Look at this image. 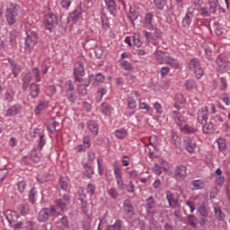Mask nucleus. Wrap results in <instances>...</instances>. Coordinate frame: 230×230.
<instances>
[{
	"label": "nucleus",
	"instance_id": "f257e3e1",
	"mask_svg": "<svg viewBox=\"0 0 230 230\" xmlns=\"http://www.w3.org/2000/svg\"><path fill=\"white\" fill-rule=\"evenodd\" d=\"M17 17H19V4L9 3L5 11V19L8 24L10 26L17 24Z\"/></svg>",
	"mask_w": 230,
	"mask_h": 230
},
{
	"label": "nucleus",
	"instance_id": "f03ea898",
	"mask_svg": "<svg viewBox=\"0 0 230 230\" xmlns=\"http://www.w3.org/2000/svg\"><path fill=\"white\" fill-rule=\"evenodd\" d=\"M37 42H39V35H37V32L33 31H26V37L24 42L25 53H31L35 46H37Z\"/></svg>",
	"mask_w": 230,
	"mask_h": 230
},
{
	"label": "nucleus",
	"instance_id": "7ed1b4c3",
	"mask_svg": "<svg viewBox=\"0 0 230 230\" xmlns=\"http://www.w3.org/2000/svg\"><path fill=\"white\" fill-rule=\"evenodd\" d=\"M60 212L57 210L55 206H51L50 208H42L38 216L39 222H48L51 217H59Z\"/></svg>",
	"mask_w": 230,
	"mask_h": 230
},
{
	"label": "nucleus",
	"instance_id": "20e7f679",
	"mask_svg": "<svg viewBox=\"0 0 230 230\" xmlns=\"http://www.w3.org/2000/svg\"><path fill=\"white\" fill-rule=\"evenodd\" d=\"M113 173L115 175L116 183L119 188V190H125L127 187V184H125V181H123V172L121 171V165L119 164V162L116 160L113 162Z\"/></svg>",
	"mask_w": 230,
	"mask_h": 230
},
{
	"label": "nucleus",
	"instance_id": "39448f33",
	"mask_svg": "<svg viewBox=\"0 0 230 230\" xmlns=\"http://www.w3.org/2000/svg\"><path fill=\"white\" fill-rule=\"evenodd\" d=\"M188 68L190 69V71H193L198 80H200V78L204 76V69L200 66V60H199V58H191L188 63Z\"/></svg>",
	"mask_w": 230,
	"mask_h": 230
},
{
	"label": "nucleus",
	"instance_id": "423d86ee",
	"mask_svg": "<svg viewBox=\"0 0 230 230\" xmlns=\"http://www.w3.org/2000/svg\"><path fill=\"white\" fill-rule=\"evenodd\" d=\"M74 76L75 82H79V84L84 82V78H82V76H85V68L81 61H77L75 64Z\"/></svg>",
	"mask_w": 230,
	"mask_h": 230
},
{
	"label": "nucleus",
	"instance_id": "0eeeda50",
	"mask_svg": "<svg viewBox=\"0 0 230 230\" xmlns=\"http://www.w3.org/2000/svg\"><path fill=\"white\" fill-rule=\"evenodd\" d=\"M209 118V108L208 106H203L198 110L197 112V120L200 123V125H204V123H208V119Z\"/></svg>",
	"mask_w": 230,
	"mask_h": 230
},
{
	"label": "nucleus",
	"instance_id": "6e6552de",
	"mask_svg": "<svg viewBox=\"0 0 230 230\" xmlns=\"http://www.w3.org/2000/svg\"><path fill=\"white\" fill-rule=\"evenodd\" d=\"M188 175L186 166L184 165H178L175 168L174 171V179L175 181H178L181 182V181H184Z\"/></svg>",
	"mask_w": 230,
	"mask_h": 230
},
{
	"label": "nucleus",
	"instance_id": "1a4fd4ad",
	"mask_svg": "<svg viewBox=\"0 0 230 230\" xmlns=\"http://www.w3.org/2000/svg\"><path fill=\"white\" fill-rule=\"evenodd\" d=\"M57 15L53 13H49L45 15V28L49 31H52L54 24H57Z\"/></svg>",
	"mask_w": 230,
	"mask_h": 230
},
{
	"label": "nucleus",
	"instance_id": "9d476101",
	"mask_svg": "<svg viewBox=\"0 0 230 230\" xmlns=\"http://www.w3.org/2000/svg\"><path fill=\"white\" fill-rule=\"evenodd\" d=\"M183 145L185 150H187L189 154H193L195 150H197V142H195L194 139L190 137H186L184 138Z\"/></svg>",
	"mask_w": 230,
	"mask_h": 230
},
{
	"label": "nucleus",
	"instance_id": "9b49d317",
	"mask_svg": "<svg viewBox=\"0 0 230 230\" xmlns=\"http://www.w3.org/2000/svg\"><path fill=\"white\" fill-rule=\"evenodd\" d=\"M198 213L200 215V217H203V218H208L209 215H211V208H209L208 201H203L199 205L198 208Z\"/></svg>",
	"mask_w": 230,
	"mask_h": 230
},
{
	"label": "nucleus",
	"instance_id": "f8f14e48",
	"mask_svg": "<svg viewBox=\"0 0 230 230\" xmlns=\"http://www.w3.org/2000/svg\"><path fill=\"white\" fill-rule=\"evenodd\" d=\"M131 96H135V98L138 100V108L140 109V111H146L148 114H152L153 112L152 107L148 106L146 102H143L141 99H137L139 97V93H137V92L133 91L131 93Z\"/></svg>",
	"mask_w": 230,
	"mask_h": 230
},
{
	"label": "nucleus",
	"instance_id": "ddd939ff",
	"mask_svg": "<svg viewBox=\"0 0 230 230\" xmlns=\"http://www.w3.org/2000/svg\"><path fill=\"white\" fill-rule=\"evenodd\" d=\"M192 21H193V9L188 8L187 13L181 22L183 28H190Z\"/></svg>",
	"mask_w": 230,
	"mask_h": 230
},
{
	"label": "nucleus",
	"instance_id": "4468645a",
	"mask_svg": "<svg viewBox=\"0 0 230 230\" xmlns=\"http://www.w3.org/2000/svg\"><path fill=\"white\" fill-rule=\"evenodd\" d=\"M171 116L174 121V123H176V125H178V127H181V125H184V123H186V119H184V116H182V114H181V112L177 111H172L171 113Z\"/></svg>",
	"mask_w": 230,
	"mask_h": 230
},
{
	"label": "nucleus",
	"instance_id": "2eb2a0df",
	"mask_svg": "<svg viewBox=\"0 0 230 230\" xmlns=\"http://www.w3.org/2000/svg\"><path fill=\"white\" fill-rule=\"evenodd\" d=\"M21 112H22V106L21 104H14L7 109L5 116H17V114H21Z\"/></svg>",
	"mask_w": 230,
	"mask_h": 230
},
{
	"label": "nucleus",
	"instance_id": "dca6fc26",
	"mask_svg": "<svg viewBox=\"0 0 230 230\" xmlns=\"http://www.w3.org/2000/svg\"><path fill=\"white\" fill-rule=\"evenodd\" d=\"M184 105H186V99L182 93H178L175 97V103L173 105L174 109L177 111H181V109H184Z\"/></svg>",
	"mask_w": 230,
	"mask_h": 230
},
{
	"label": "nucleus",
	"instance_id": "f3484780",
	"mask_svg": "<svg viewBox=\"0 0 230 230\" xmlns=\"http://www.w3.org/2000/svg\"><path fill=\"white\" fill-rule=\"evenodd\" d=\"M144 28H146V30H152L154 28V13H146L144 18Z\"/></svg>",
	"mask_w": 230,
	"mask_h": 230
},
{
	"label": "nucleus",
	"instance_id": "a211bd4d",
	"mask_svg": "<svg viewBox=\"0 0 230 230\" xmlns=\"http://www.w3.org/2000/svg\"><path fill=\"white\" fill-rule=\"evenodd\" d=\"M4 217L8 224H10V226H12L13 224H15V222H17V220L19 219V215H17L16 212L12 210L7 211Z\"/></svg>",
	"mask_w": 230,
	"mask_h": 230
},
{
	"label": "nucleus",
	"instance_id": "6ab92c4d",
	"mask_svg": "<svg viewBox=\"0 0 230 230\" xmlns=\"http://www.w3.org/2000/svg\"><path fill=\"white\" fill-rule=\"evenodd\" d=\"M8 62L12 67V73L14 76V78H17L19 75L21 74V65H19L15 60L13 59H8Z\"/></svg>",
	"mask_w": 230,
	"mask_h": 230
},
{
	"label": "nucleus",
	"instance_id": "aec40b11",
	"mask_svg": "<svg viewBox=\"0 0 230 230\" xmlns=\"http://www.w3.org/2000/svg\"><path fill=\"white\" fill-rule=\"evenodd\" d=\"M39 94H40V88L37 83L31 84L30 86V96L32 99L39 98Z\"/></svg>",
	"mask_w": 230,
	"mask_h": 230
},
{
	"label": "nucleus",
	"instance_id": "412c9836",
	"mask_svg": "<svg viewBox=\"0 0 230 230\" xmlns=\"http://www.w3.org/2000/svg\"><path fill=\"white\" fill-rule=\"evenodd\" d=\"M155 57L158 64H165L168 58V56H166V52L163 50H156L155 52Z\"/></svg>",
	"mask_w": 230,
	"mask_h": 230
},
{
	"label": "nucleus",
	"instance_id": "4be33fe9",
	"mask_svg": "<svg viewBox=\"0 0 230 230\" xmlns=\"http://www.w3.org/2000/svg\"><path fill=\"white\" fill-rule=\"evenodd\" d=\"M81 15H82V12L79 9H75L74 12H72L69 14L68 22H71L72 24H76Z\"/></svg>",
	"mask_w": 230,
	"mask_h": 230
},
{
	"label": "nucleus",
	"instance_id": "5701e85b",
	"mask_svg": "<svg viewBox=\"0 0 230 230\" xmlns=\"http://www.w3.org/2000/svg\"><path fill=\"white\" fill-rule=\"evenodd\" d=\"M87 128L93 134V136H98V130H100V127L98 123L94 120H88L87 121Z\"/></svg>",
	"mask_w": 230,
	"mask_h": 230
},
{
	"label": "nucleus",
	"instance_id": "b1692460",
	"mask_svg": "<svg viewBox=\"0 0 230 230\" xmlns=\"http://www.w3.org/2000/svg\"><path fill=\"white\" fill-rule=\"evenodd\" d=\"M143 35H144V37H146V41L149 44H153V46H159V39L152 36L150 32L144 31Z\"/></svg>",
	"mask_w": 230,
	"mask_h": 230
},
{
	"label": "nucleus",
	"instance_id": "393cba45",
	"mask_svg": "<svg viewBox=\"0 0 230 230\" xmlns=\"http://www.w3.org/2000/svg\"><path fill=\"white\" fill-rule=\"evenodd\" d=\"M102 114H103L104 116H111L112 114V106H111V104L107 103V102H102L101 104V109H100Z\"/></svg>",
	"mask_w": 230,
	"mask_h": 230
},
{
	"label": "nucleus",
	"instance_id": "a878e982",
	"mask_svg": "<svg viewBox=\"0 0 230 230\" xmlns=\"http://www.w3.org/2000/svg\"><path fill=\"white\" fill-rule=\"evenodd\" d=\"M49 105V102L48 101L40 102L38 105H36L34 109V112L37 116L42 112V111H46Z\"/></svg>",
	"mask_w": 230,
	"mask_h": 230
},
{
	"label": "nucleus",
	"instance_id": "bb28decb",
	"mask_svg": "<svg viewBox=\"0 0 230 230\" xmlns=\"http://www.w3.org/2000/svg\"><path fill=\"white\" fill-rule=\"evenodd\" d=\"M180 130L181 132H183V134H193V132H197V128L184 123L183 125L180 126Z\"/></svg>",
	"mask_w": 230,
	"mask_h": 230
},
{
	"label": "nucleus",
	"instance_id": "cd10ccee",
	"mask_svg": "<svg viewBox=\"0 0 230 230\" xmlns=\"http://www.w3.org/2000/svg\"><path fill=\"white\" fill-rule=\"evenodd\" d=\"M90 81L93 82V84H103L105 82V75H102V73H98L95 75H90Z\"/></svg>",
	"mask_w": 230,
	"mask_h": 230
},
{
	"label": "nucleus",
	"instance_id": "c85d7f7f",
	"mask_svg": "<svg viewBox=\"0 0 230 230\" xmlns=\"http://www.w3.org/2000/svg\"><path fill=\"white\" fill-rule=\"evenodd\" d=\"M166 199L167 202L169 203V207L172 208V209H175V208H177V199L173 198V194L172 193V191H166Z\"/></svg>",
	"mask_w": 230,
	"mask_h": 230
},
{
	"label": "nucleus",
	"instance_id": "c756f323",
	"mask_svg": "<svg viewBox=\"0 0 230 230\" xmlns=\"http://www.w3.org/2000/svg\"><path fill=\"white\" fill-rule=\"evenodd\" d=\"M214 215L218 222H224L226 220V214L222 212L220 207L214 208Z\"/></svg>",
	"mask_w": 230,
	"mask_h": 230
},
{
	"label": "nucleus",
	"instance_id": "7c9ffc66",
	"mask_svg": "<svg viewBox=\"0 0 230 230\" xmlns=\"http://www.w3.org/2000/svg\"><path fill=\"white\" fill-rule=\"evenodd\" d=\"M204 188V181L202 180H194L190 182V190L193 191L197 190H203Z\"/></svg>",
	"mask_w": 230,
	"mask_h": 230
},
{
	"label": "nucleus",
	"instance_id": "2f4dec72",
	"mask_svg": "<svg viewBox=\"0 0 230 230\" xmlns=\"http://www.w3.org/2000/svg\"><path fill=\"white\" fill-rule=\"evenodd\" d=\"M146 211L147 213L154 214L155 213V205L154 203V197H149L146 199Z\"/></svg>",
	"mask_w": 230,
	"mask_h": 230
},
{
	"label": "nucleus",
	"instance_id": "473e14b6",
	"mask_svg": "<svg viewBox=\"0 0 230 230\" xmlns=\"http://www.w3.org/2000/svg\"><path fill=\"white\" fill-rule=\"evenodd\" d=\"M105 4L111 15H116V1L114 0H104Z\"/></svg>",
	"mask_w": 230,
	"mask_h": 230
},
{
	"label": "nucleus",
	"instance_id": "72a5a7b5",
	"mask_svg": "<svg viewBox=\"0 0 230 230\" xmlns=\"http://www.w3.org/2000/svg\"><path fill=\"white\" fill-rule=\"evenodd\" d=\"M69 206V203L64 201V199H57L56 200V208H58L61 210V213H64L66 209H67V207Z\"/></svg>",
	"mask_w": 230,
	"mask_h": 230
},
{
	"label": "nucleus",
	"instance_id": "f704fd0d",
	"mask_svg": "<svg viewBox=\"0 0 230 230\" xmlns=\"http://www.w3.org/2000/svg\"><path fill=\"white\" fill-rule=\"evenodd\" d=\"M165 64H168L171 66V67H173L174 69H178V67L181 66L179 63V60L167 56V59L165 60Z\"/></svg>",
	"mask_w": 230,
	"mask_h": 230
},
{
	"label": "nucleus",
	"instance_id": "c9c22d12",
	"mask_svg": "<svg viewBox=\"0 0 230 230\" xmlns=\"http://www.w3.org/2000/svg\"><path fill=\"white\" fill-rule=\"evenodd\" d=\"M94 175V168L89 164H84V176L86 177L87 179H91Z\"/></svg>",
	"mask_w": 230,
	"mask_h": 230
},
{
	"label": "nucleus",
	"instance_id": "e433bc0d",
	"mask_svg": "<svg viewBox=\"0 0 230 230\" xmlns=\"http://www.w3.org/2000/svg\"><path fill=\"white\" fill-rule=\"evenodd\" d=\"M123 226V222L121 220L117 219L113 225H110L106 227V230H121Z\"/></svg>",
	"mask_w": 230,
	"mask_h": 230
},
{
	"label": "nucleus",
	"instance_id": "4c0bfd02",
	"mask_svg": "<svg viewBox=\"0 0 230 230\" xmlns=\"http://www.w3.org/2000/svg\"><path fill=\"white\" fill-rule=\"evenodd\" d=\"M219 152H226L227 150V143L224 138H217V140Z\"/></svg>",
	"mask_w": 230,
	"mask_h": 230
},
{
	"label": "nucleus",
	"instance_id": "58836bf2",
	"mask_svg": "<svg viewBox=\"0 0 230 230\" xmlns=\"http://www.w3.org/2000/svg\"><path fill=\"white\" fill-rule=\"evenodd\" d=\"M114 134L117 139H125V137H127L128 133L127 132V129L120 128V129L115 130Z\"/></svg>",
	"mask_w": 230,
	"mask_h": 230
},
{
	"label": "nucleus",
	"instance_id": "ea45409f",
	"mask_svg": "<svg viewBox=\"0 0 230 230\" xmlns=\"http://www.w3.org/2000/svg\"><path fill=\"white\" fill-rule=\"evenodd\" d=\"M215 124L211 123V121H209L208 123L206 122L203 125V132L204 134H209L211 132H213L215 130Z\"/></svg>",
	"mask_w": 230,
	"mask_h": 230
},
{
	"label": "nucleus",
	"instance_id": "a19ab883",
	"mask_svg": "<svg viewBox=\"0 0 230 230\" xmlns=\"http://www.w3.org/2000/svg\"><path fill=\"white\" fill-rule=\"evenodd\" d=\"M216 64L219 69V71H224L226 67H227V63L226 62V59H223L222 57H219L216 60Z\"/></svg>",
	"mask_w": 230,
	"mask_h": 230
},
{
	"label": "nucleus",
	"instance_id": "79ce46f5",
	"mask_svg": "<svg viewBox=\"0 0 230 230\" xmlns=\"http://www.w3.org/2000/svg\"><path fill=\"white\" fill-rule=\"evenodd\" d=\"M120 66L124 69V71H132L134 67L132 66V63L127 60H119Z\"/></svg>",
	"mask_w": 230,
	"mask_h": 230
},
{
	"label": "nucleus",
	"instance_id": "37998d69",
	"mask_svg": "<svg viewBox=\"0 0 230 230\" xmlns=\"http://www.w3.org/2000/svg\"><path fill=\"white\" fill-rule=\"evenodd\" d=\"M107 94V88L101 87L99 88L97 94H96V102H102V98Z\"/></svg>",
	"mask_w": 230,
	"mask_h": 230
},
{
	"label": "nucleus",
	"instance_id": "c03bdc74",
	"mask_svg": "<svg viewBox=\"0 0 230 230\" xmlns=\"http://www.w3.org/2000/svg\"><path fill=\"white\" fill-rule=\"evenodd\" d=\"M18 211L21 215H28L30 213V205L21 204L18 206Z\"/></svg>",
	"mask_w": 230,
	"mask_h": 230
},
{
	"label": "nucleus",
	"instance_id": "a18cd8bd",
	"mask_svg": "<svg viewBox=\"0 0 230 230\" xmlns=\"http://www.w3.org/2000/svg\"><path fill=\"white\" fill-rule=\"evenodd\" d=\"M22 80L23 82V87H28V83L31 82V74L30 72L23 73Z\"/></svg>",
	"mask_w": 230,
	"mask_h": 230
},
{
	"label": "nucleus",
	"instance_id": "49530a36",
	"mask_svg": "<svg viewBox=\"0 0 230 230\" xmlns=\"http://www.w3.org/2000/svg\"><path fill=\"white\" fill-rule=\"evenodd\" d=\"M29 202H31V204L37 202V190L35 188H32L29 193Z\"/></svg>",
	"mask_w": 230,
	"mask_h": 230
},
{
	"label": "nucleus",
	"instance_id": "de8ad7c7",
	"mask_svg": "<svg viewBox=\"0 0 230 230\" xmlns=\"http://www.w3.org/2000/svg\"><path fill=\"white\" fill-rule=\"evenodd\" d=\"M31 73L35 82L37 83L40 82L41 76H40V70H39V67H33L31 69Z\"/></svg>",
	"mask_w": 230,
	"mask_h": 230
},
{
	"label": "nucleus",
	"instance_id": "09e8293b",
	"mask_svg": "<svg viewBox=\"0 0 230 230\" xmlns=\"http://www.w3.org/2000/svg\"><path fill=\"white\" fill-rule=\"evenodd\" d=\"M65 89H66V93H75V84H73V81L68 80L65 83Z\"/></svg>",
	"mask_w": 230,
	"mask_h": 230
},
{
	"label": "nucleus",
	"instance_id": "8fccbe9b",
	"mask_svg": "<svg viewBox=\"0 0 230 230\" xmlns=\"http://www.w3.org/2000/svg\"><path fill=\"white\" fill-rule=\"evenodd\" d=\"M127 102L128 109L134 110L137 107V102H136V99H134V97L128 96L127 99Z\"/></svg>",
	"mask_w": 230,
	"mask_h": 230
},
{
	"label": "nucleus",
	"instance_id": "3c124183",
	"mask_svg": "<svg viewBox=\"0 0 230 230\" xmlns=\"http://www.w3.org/2000/svg\"><path fill=\"white\" fill-rule=\"evenodd\" d=\"M188 222L191 227L197 228V224H199V219H197V217L193 215L188 216Z\"/></svg>",
	"mask_w": 230,
	"mask_h": 230
},
{
	"label": "nucleus",
	"instance_id": "603ef678",
	"mask_svg": "<svg viewBox=\"0 0 230 230\" xmlns=\"http://www.w3.org/2000/svg\"><path fill=\"white\" fill-rule=\"evenodd\" d=\"M86 87H89V83H87V84L82 83L78 86V93H79V94H81V96H85L87 94V90L85 89Z\"/></svg>",
	"mask_w": 230,
	"mask_h": 230
},
{
	"label": "nucleus",
	"instance_id": "864d4df0",
	"mask_svg": "<svg viewBox=\"0 0 230 230\" xmlns=\"http://www.w3.org/2000/svg\"><path fill=\"white\" fill-rule=\"evenodd\" d=\"M132 39H133V43H134V45L137 46V48H141V46L143 45V43L141 42L139 33H135V34L133 35Z\"/></svg>",
	"mask_w": 230,
	"mask_h": 230
},
{
	"label": "nucleus",
	"instance_id": "5fc2aeb1",
	"mask_svg": "<svg viewBox=\"0 0 230 230\" xmlns=\"http://www.w3.org/2000/svg\"><path fill=\"white\" fill-rule=\"evenodd\" d=\"M155 5L158 10H164L166 0H154Z\"/></svg>",
	"mask_w": 230,
	"mask_h": 230
},
{
	"label": "nucleus",
	"instance_id": "6e6d98bb",
	"mask_svg": "<svg viewBox=\"0 0 230 230\" xmlns=\"http://www.w3.org/2000/svg\"><path fill=\"white\" fill-rule=\"evenodd\" d=\"M224 119L220 115H216L214 118L210 119V123L215 124L216 127L217 125H220V123H223Z\"/></svg>",
	"mask_w": 230,
	"mask_h": 230
},
{
	"label": "nucleus",
	"instance_id": "4d7b16f0",
	"mask_svg": "<svg viewBox=\"0 0 230 230\" xmlns=\"http://www.w3.org/2000/svg\"><path fill=\"white\" fill-rule=\"evenodd\" d=\"M59 186L61 190H64V191H66V190H67V188L69 187V185L67 184V178L60 177Z\"/></svg>",
	"mask_w": 230,
	"mask_h": 230
},
{
	"label": "nucleus",
	"instance_id": "13d9d810",
	"mask_svg": "<svg viewBox=\"0 0 230 230\" xmlns=\"http://www.w3.org/2000/svg\"><path fill=\"white\" fill-rule=\"evenodd\" d=\"M13 96H15V93H13V91L7 90L4 97L5 102H8L9 103H11V102L13 100Z\"/></svg>",
	"mask_w": 230,
	"mask_h": 230
},
{
	"label": "nucleus",
	"instance_id": "bf43d9fd",
	"mask_svg": "<svg viewBox=\"0 0 230 230\" xmlns=\"http://www.w3.org/2000/svg\"><path fill=\"white\" fill-rule=\"evenodd\" d=\"M108 194L110 195V197L111 199H118V197H119V194L118 193V190H116V188L112 187L108 190Z\"/></svg>",
	"mask_w": 230,
	"mask_h": 230
},
{
	"label": "nucleus",
	"instance_id": "052dcab7",
	"mask_svg": "<svg viewBox=\"0 0 230 230\" xmlns=\"http://www.w3.org/2000/svg\"><path fill=\"white\" fill-rule=\"evenodd\" d=\"M226 90H227V79H226V77H221L219 91H226Z\"/></svg>",
	"mask_w": 230,
	"mask_h": 230
},
{
	"label": "nucleus",
	"instance_id": "680f3d73",
	"mask_svg": "<svg viewBox=\"0 0 230 230\" xmlns=\"http://www.w3.org/2000/svg\"><path fill=\"white\" fill-rule=\"evenodd\" d=\"M66 99L70 103H75L76 102V95H75V92H70L68 93H66Z\"/></svg>",
	"mask_w": 230,
	"mask_h": 230
},
{
	"label": "nucleus",
	"instance_id": "e2e57ef3",
	"mask_svg": "<svg viewBox=\"0 0 230 230\" xmlns=\"http://www.w3.org/2000/svg\"><path fill=\"white\" fill-rule=\"evenodd\" d=\"M17 186H18V191L20 193H24L26 190V181H18Z\"/></svg>",
	"mask_w": 230,
	"mask_h": 230
},
{
	"label": "nucleus",
	"instance_id": "0e129e2a",
	"mask_svg": "<svg viewBox=\"0 0 230 230\" xmlns=\"http://www.w3.org/2000/svg\"><path fill=\"white\" fill-rule=\"evenodd\" d=\"M172 141L175 146H179V145H181V137L176 133L172 135Z\"/></svg>",
	"mask_w": 230,
	"mask_h": 230
},
{
	"label": "nucleus",
	"instance_id": "69168bd1",
	"mask_svg": "<svg viewBox=\"0 0 230 230\" xmlns=\"http://www.w3.org/2000/svg\"><path fill=\"white\" fill-rule=\"evenodd\" d=\"M210 13H217V6H218V2H208Z\"/></svg>",
	"mask_w": 230,
	"mask_h": 230
},
{
	"label": "nucleus",
	"instance_id": "338daca9",
	"mask_svg": "<svg viewBox=\"0 0 230 230\" xmlns=\"http://www.w3.org/2000/svg\"><path fill=\"white\" fill-rule=\"evenodd\" d=\"M195 81L193 80H186L185 81V87L187 89V91H191V89H193L195 87Z\"/></svg>",
	"mask_w": 230,
	"mask_h": 230
},
{
	"label": "nucleus",
	"instance_id": "774afa93",
	"mask_svg": "<svg viewBox=\"0 0 230 230\" xmlns=\"http://www.w3.org/2000/svg\"><path fill=\"white\" fill-rule=\"evenodd\" d=\"M153 172L155 175H161V173H163V167L157 164H155L153 166Z\"/></svg>",
	"mask_w": 230,
	"mask_h": 230
}]
</instances>
